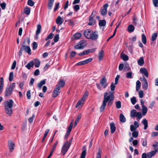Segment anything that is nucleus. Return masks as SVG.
Segmentation results:
<instances>
[{
    "label": "nucleus",
    "mask_w": 158,
    "mask_h": 158,
    "mask_svg": "<svg viewBox=\"0 0 158 158\" xmlns=\"http://www.w3.org/2000/svg\"><path fill=\"white\" fill-rule=\"evenodd\" d=\"M130 116L131 118L136 117L137 120L140 119L142 117V114L140 112H137L135 110H133L131 111L130 114Z\"/></svg>",
    "instance_id": "f03ea898"
},
{
    "label": "nucleus",
    "mask_w": 158,
    "mask_h": 158,
    "mask_svg": "<svg viewBox=\"0 0 158 158\" xmlns=\"http://www.w3.org/2000/svg\"><path fill=\"white\" fill-rule=\"evenodd\" d=\"M98 37V35L97 31L94 32H92L90 39L93 40H94L97 39Z\"/></svg>",
    "instance_id": "9b49d317"
},
{
    "label": "nucleus",
    "mask_w": 158,
    "mask_h": 158,
    "mask_svg": "<svg viewBox=\"0 0 158 158\" xmlns=\"http://www.w3.org/2000/svg\"><path fill=\"white\" fill-rule=\"evenodd\" d=\"M153 4L155 7H158V0H152Z\"/></svg>",
    "instance_id": "5fc2aeb1"
},
{
    "label": "nucleus",
    "mask_w": 158,
    "mask_h": 158,
    "mask_svg": "<svg viewBox=\"0 0 158 158\" xmlns=\"http://www.w3.org/2000/svg\"><path fill=\"white\" fill-rule=\"evenodd\" d=\"M88 92L87 91H86L83 96V97L82 98V99H84L85 100L88 95Z\"/></svg>",
    "instance_id": "864d4df0"
},
{
    "label": "nucleus",
    "mask_w": 158,
    "mask_h": 158,
    "mask_svg": "<svg viewBox=\"0 0 158 158\" xmlns=\"http://www.w3.org/2000/svg\"><path fill=\"white\" fill-rule=\"evenodd\" d=\"M140 80L143 81L142 88L144 90H147L148 87V85L147 80L146 78L143 77V78H140Z\"/></svg>",
    "instance_id": "39448f33"
},
{
    "label": "nucleus",
    "mask_w": 158,
    "mask_h": 158,
    "mask_svg": "<svg viewBox=\"0 0 158 158\" xmlns=\"http://www.w3.org/2000/svg\"><path fill=\"white\" fill-rule=\"evenodd\" d=\"M85 101V100L84 99H82V98H81V99L79 100L75 106L77 108L80 105H83Z\"/></svg>",
    "instance_id": "a878e982"
},
{
    "label": "nucleus",
    "mask_w": 158,
    "mask_h": 158,
    "mask_svg": "<svg viewBox=\"0 0 158 158\" xmlns=\"http://www.w3.org/2000/svg\"><path fill=\"white\" fill-rule=\"evenodd\" d=\"M100 84L105 89L108 85V84L107 82V80L105 76H103L101 79L100 81Z\"/></svg>",
    "instance_id": "0eeeda50"
},
{
    "label": "nucleus",
    "mask_w": 158,
    "mask_h": 158,
    "mask_svg": "<svg viewBox=\"0 0 158 158\" xmlns=\"http://www.w3.org/2000/svg\"><path fill=\"white\" fill-rule=\"evenodd\" d=\"M96 158H101V152L100 148L98 149V152L97 154Z\"/></svg>",
    "instance_id": "37998d69"
},
{
    "label": "nucleus",
    "mask_w": 158,
    "mask_h": 158,
    "mask_svg": "<svg viewBox=\"0 0 158 158\" xmlns=\"http://www.w3.org/2000/svg\"><path fill=\"white\" fill-rule=\"evenodd\" d=\"M121 58L124 61L128 60L129 59L128 56L126 55H123L122 56Z\"/></svg>",
    "instance_id": "79ce46f5"
},
{
    "label": "nucleus",
    "mask_w": 158,
    "mask_h": 158,
    "mask_svg": "<svg viewBox=\"0 0 158 158\" xmlns=\"http://www.w3.org/2000/svg\"><path fill=\"white\" fill-rule=\"evenodd\" d=\"M152 146L154 147V151L156 152V153L158 152V142L155 141L154 144L152 145Z\"/></svg>",
    "instance_id": "393cba45"
},
{
    "label": "nucleus",
    "mask_w": 158,
    "mask_h": 158,
    "mask_svg": "<svg viewBox=\"0 0 158 158\" xmlns=\"http://www.w3.org/2000/svg\"><path fill=\"white\" fill-rule=\"evenodd\" d=\"M38 46L36 42H34L33 43V48L34 50L37 49Z\"/></svg>",
    "instance_id": "052dcab7"
},
{
    "label": "nucleus",
    "mask_w": 158,
    "mask_h": 158,
    "mask_svg": "<svg viewBox=\"0 0 158 158\" xmlns=\"http://www.w3.org/2000/svg\"><path fill=\"white\" fill-rule=\"evenodd\" d=\"M140 72L141 73L143 74L146 77H148V73L146 68H141L140 69Z\"/></svg>",
    "instance_id": "dca6fc26"
},
{
    "label": "nucleus",
    "mask_w": 158,
    "mask_h": 158,
    "mask_svg": "<svg viewBox=\"0 0 158 158\" xmlns=\"http://www.w3.org/2000/svg\"><path fill=\"white\" fill-rule=\"evenodd\" d=\"M63 19L60 16H58L56 19V23L59 25H61L63 22Z\"/></svg>",
    "instance_id": "aec40b11"
},
{
    "label": "nucleus",
    "mask_w": 158,
    "mask_h": 158,
    "mask_svg": "<svg viewBox=\"0 0 158 158\" xmlns=\"http://www.w3.org/2000/svg\"><path fill=\"white\" fill-rule=\"evenodd\" d=\"M95 51V49L94 48H93L92 49H89L87 50H86L87 54H88L92 53V52H94Z\"/></svg>",
    "instance_id": "3c124183"
},
{
    "label": "nucleus",
    "mask_w": 158,
    "mask_h": 158,
    "mask_svg": "<svg viewBox=\"0 0 158 158\" xmlns=\"http://www.w3.org/2000/svg\"><path fill=\"white\" fill-rule=\"evenodd\" d=\"M92 31L89 29H86L84 32V35L88 39H90Z\"/></svg>",
    "instance_id": "4468645a"
},
{
    "label": "nucleus",
    "mask_w": 158,
    "mask_h": 158,
    "mask_svg": "<svg viewBox=\"0 0 158 158\" xmlns=\"http://www.w3.org/2000/svg\"><path fill=\"white\" fill-rule=\"evenodd\" d=\"M58 85H56V87L55 88L52 93V96L53 98L56 97L59 94V90L60 89H59Z\"/></svg>",
    "instance_id": "f8f14e48"
},
{
    "label": "nucleus",
    "mask_w": 158,
    "mask_h": 158,
    "mask_svg": "<svg viewBox=\"0 0 158 158\" xmlns=\"http://www.w3.org/2000/svg\"><path fill=\"white\" fill-rule=\"evenodd\" d=\"M65 85L64 81L62 80L60 81L58 84L56 85H58L59 87V89H60L61 88L63 87Z\"/></svg>",
    "instance_id": "5701e85b"
},
{
    "label": "nucleus",
    "mask_w": 158,
    "mask_h": 158,
    "mask_svg": "<svg viewBox=\"0 0 158 158\" xmlns=\"http://www.w3.org/2000/svg\"><path fill=\"white\" fill-rule=\"evenodd\" d=\"M24 13L27 15H28L30 12V10L28 8H26L24 9Z\"/></svg>",
    "instance_id": "c03bdc74"
},
{
    "label": "nucleus",
    "mask_w": 158,
    "mask_h": 158,
    "mask_svg": "<svg viewBox=\"0 0 158 158\" xmlns=\"http://www.w3.org/2000/svg\"><path fill=\"white\" fill-rule=\"evenodd\" d=\"M128 32H132L134 31L135 27L133 25H130L128 27Z\"/></svg>",
    "instance_id": "f704fd0d"
},
{
    "label": "nucleus",
    "mask_w": 158,
    "mask_h": 158,
    "mask_svg": "<svg viewBox=\"0 0 158 158\" xmlns=\"http://www.w3.org/2000/svg\"><path fill=\"white\" fill-rule=\"evenodd\" d=\"M133 137L135 138H136L138 135V132L137 131H134L132 133Z\"/></svg>",
    "instance_id": "ea45409f"
},
{
    "label": "nucleus",
    "mask_w": 158,
    "mask_h": 158,
    "mask_svg": "<svg viewBox=\"0 0 158 158\" xmlns=\"http://www.w3.org/2000/svg\"><path fill=\"white\" fill-rule=\"evenodd\" d=\"M13 103L14 102L13 100L12 99H10L9 101H6L4 102V107L12 108Z\"/></svg>",
    "instance_id": "423d86ee"
},
{
    "label": "nucleus",
    "mask_w": 158,
    "mask_h": 158,
    "mask_svg": "<svg viewBox=\"0 0 158 158\" xmlns=\"http://www.w3.org/2000/svg\"><path fill=\"white\" fill-rule=\"evenodd\" d=\"M120 78V76L119 75H118L116 76V77L115 78V85H117L118 83V81L119 79Z\"/></svg>",
    "instance_id": "338daca9"
},
{
    "label": "nucleus",
    "mask_w": 158,
    "mask_h": 158,
    "mask_svg": "<svg viewBox=\"0 0 158 158\" xmlns=\"http://www.w3.org/2000/svg\"><path fill=\"white\" fill-rule=\"evenodd\" d=\"M26 42H27V44H29L30 42V39L28 38H26L24 40L23 44H25Z\"/></svg>",
    "instance_id": "4d7b16f0"
},
{
    "label": "nucleus",
    "mask_w": 158,
    "mask_h": 158,
    "mask_svg": "<svg viewBox=\"0 0 158 158\" xmlns=\"http://www.w3.org/2000/svg\"><path fill=\"white\" fill-rule=\"evenodd\" d=\"M5 110L6 114L9 115L11 116L13 113L12 108L5 107Z\"/></svg>",
    "instance_id": "f3484780"
},
{
    "label": "nucleus",
    "mask_w": 158,
    "mask_h": 158,
    "mask_svg": "<svg viewBox=\"0 0 158 158\" xmlns=\"http://www.w3.org/2000/svg\"><path fill=\"white\" fill-rule=\"evenodd\" d=\"M114 98V97L112 94L108 95V93L106 92L104 94L102 103L100 107V111L102 112L105 110L107 103H108L107 105L108 106H111L113 102Z\"/></svg>",
    "instance_id": "f257e3e1"
},
{
    "label": "nucleus",
    "mask_w": 158,
    "mask_h": 158,
    "mask_svg": "<svg viewBox=\"0 0 158 158\" xmlns=\"http://www.w3.org/2000/svg\"><path fill=\"white\" fill-rule=\"evenodd\" d=\"M13 91L10 88L7 87L6 89L5 94V95L6 97H8L11 95L12 92Z\"/></svg>",
    "instance_id": "2eb2a0df"
},
{
    "label": "nucleus",
    "mask_w": 158,
    "mask_h": 158,
    "mask_svg": "<svg viewBox=\"0 0 158 158\" xmlns=\"http://www.w3.org/2000/svg\"><path fill=\"white\" fill-rule=\"evenodd\" d=\"M142 123L144 125V128L145 130H146L148 127V121L146 119H143L142 122Z\"/></svg>",
    "instance_id": "cd10ccee"
},
{
    "label": "nucleus",
    "mask_w": 158,
    "mask_h": 158,
    "mask_svg": "<svg viewBox=\"0 0 158 158\" xmlns=\"http://www.w3.org/2000/svg\"><path fill=\"white\" fill-rule=\"evenodd\" d=\"M139 97L140 98H142L143 97V93L142 90H140L139 93Z\"/></svg>",
    "instance_id": "bf43d9fd"
},
{
    "label": "nucleus",
    "mask_w": 158,
    "mask_h": 158,
    "mask_svg": "<svg viewBox=\"0 0 158 158\" xmlns=\"http://www.w3.org/2000/svg\"><path fill=\"white\" fill-rule=\"evenodd\" d=\"M33 60L34 62V64H35V66L36 68L39 67L40 64V62L39 60L37 59H35Z\"/></svg>",
    "instance_id": "c85d7f7f"
},
{
    "label": "nucleus",
    "mask_w": 158,
    "mask_h": 158,
    "mask_svg": "<svg viewBox=\"0 0 158 158\" xmlns=\"http://www.w3.org/2000/svg\"><path fill=\"white\" fill-rule=\"evenodd\" d=\"M136 128L133 125H131L130 126V130L131 131H136Z\"/></svg>",
    "instance_id": "774afa93"
},
{
    "label": "nucleus",
    "mask_w": 158,
    "mask_h": 158,
    "mask_svg": "<svg viewBox=\"0 0 158 158\" xmlns=\"http://www.w3.org/2000/svg\"><path fill=\"white\" fill-rule=\"evenodd\" d=\"M115 84L114 83H112L110 86V89L111 91H114V90L115 88Z\"/></svg>",
    "instance_id": "e2e57ef3"
},
{
    "label": "nucleus",
    "mask_w": 158,
    "mask_h": 158,
    "mask_svg": "<svg viewBox=\"0 0 158 158\" xmlns=\"http://www.w3.org/2000/svg\"><path fill=\"white\" fill-rule=\"evenodd\" d=\"M93 60L92 58H90L84 61H80L77 63L76 65L77 66H80L87 64Z\"/></svg>",
    "instance_id": "1a4fd4ad"
},
{
    "label": "nucleus",
    "mask_w": 158,
    "mask_h": 158,
    "mask_svg": "<svg viewBox=\"0 0 158 158\" xmlns=\"http://www.w3.org/2000/svg\"><path fill=\"white\" fill-rule=\"evenodd\" d=\"M6 5V4L5 2H3L0 4V6L3 10H5V9Z\"/></svg>",
    "instance_id": "69168bd1"
},
{
    "label": "nucleus",
    "mask_w": 158,
    "mask_h": 158,
    "mask_svg": "<svg viewBox=\"0 0 158 158\" xmlns=\"http://www.w3.org/2000/svg\"><path fill=\"white\" fill-rule=\"evenodd\" d=\"M65 22H68V24L70 26H73L74 25V22L70 19L65 20Z\"/></svg>",
    "instance_id": "8fccbe9b"
},
{
    "label": "nucleus",
    "mask_w": 158,
    "mask_h": 158,
    "mask_svg": "<svg viewBox=\"0 0 158 158\" xmlns=\"http://www.w3.org/2000/svg\"><path fill=\"white\" fill-rule=\"evenodd\" d=\"M21 47L23 50H24L27 53L30 55L31 54V51L29 46L23 44Z\"/></svg>",
    "instance_id": "9d476101"
},
{
    "label": "nucleus",
    "mask_w": 158,
    "mask_h": 158,
    "mask_svg": "<svg viewBox=\"0 0 158 158\" xmlns=\"http://www.w3.org/2000/svg\"><path fill=\"white\" fill-rule=\"evenodd\" d=\"M81 115L79 114L78 115L77 119L75 120L74 123V126H76L78 123L79 121L81 118Z\"/></svg>",
    "instance_id": "c9c22d12"
},
{
    "label": "nucleus",
    "mask_w": 158,
    "mask_h": 158,
    "mask_svg": "<svg viewBox=\"0 0 158 158\" xmlns=\"http://www.w3.org/2000/svg\"><path fill=\"white\" fill-rule=\"evenodd\" d=\"M104 52L102 50H101L98 53V59L99 61H101L104 57Z\"/></svg>",
    "instance_id": "6ab92c4d"
},
{
    "label": "nucleus",
    "mask_w": 158,
    "mask_h": 158,
    "mask_svg": "<svg viewBox=\"0 0 158 158\" xmlns=\"http://www.w3.org/2000/svg\"><path fill=\"white\" fill-rule=\"evenodd\" d=\"M94 11H93L92 12V15H90L89 17V22L88 23V24L89 25H92L95 23L94 21V20L93 17L94 16H93V14L94 13Z\"/></svg>",
    "instance_id": "a211bd4d"
},
{
    "label": "nucleus",
    "mask_w": 158,
    "mask_h": 158,
    "mask_svg": "<svg viewBox=\"0 0 158 158\" xmlns=\"http://www.w3.org/2000/svg\"><path fill=\"white\" fill-rule=\"evenodd\" d=\"M156 152L154 151H151L147 154L148 158H151L152 157L154 156L156 154Z\"/></svg>",
    "instance_id": "473e14b6"
},
{
    "label": "nucleus",
    "mask_w": 158,
    "mask_h": 158,
    "mask_svg": "<svg viewBox=\"0 0 158 158\" xmlns=\"http://www.w3.org/2000/svg\"><path fill=\"white\" fill-rule=\"evenodd\" d=\"M142 42L144 44H145L146 43L147 39L146 36L144 34H142Z\"/></svg>",
    "instance_id": "4c0bfd02"
},
{
    "label": "nucleus",
    "mask_w": 158,
    "mask_h": 158,
    "mask_svg": "<svg viewBox=\"0 0 158 158\" xmlns=\"http://www.w3.org/2000/svg\"><path fill=\"white\" fill-rule=\"evenodd\" d=\"M157 36V34L156 33H154L152 36V41H155L156 39Z\"/></svg>",
    "instance_id": "a19ab883"
},
{
    "label": "nucleus",
    "mask_w": 158,
    "mask_h": 158,
    "mask_svg": "<svg viewBox=\"0 0 158 158\" xmlns=\"http://www.w3.org/2000/svg\"><path fill=\"white\" fill-rule=\"evenodd\" d=\"M86 152L85 150H83L81 154L80 158H85Z\"/></svg>",
    "instance_id": "a18cd8bd"
},
{
    "label": "nucleus",
    "mask_w": 158,
    "mask_h": 158,
    "mask_svg": "<svg viewBox=\"0 0 158 158\" xmlns=\"http://www.w3.org/2000/svg\"><path fill=\"white\" fill-rule=\"evenodd\" d=\"M69 147V145H68V141H66L61 149V152L63 155H64L65 154Z\"/></svg>",
    "instance_id": "20e7f679"
},
{
    "label": "nucleus",
    "mask_w": 158,
    "mask_h": 158,
    "mask_svg": "<svg viewBox=\"0 0 158 158\" xmlns=\"http://www.w3.org/2000/svg\"><path fill=\"white\" fill-rule=\"evenodd\" d=\"M8 147L10 152H12L15 149V145L14 143L11 140L8 141Z\"/></svg>",
    "instance_id": "6e6552de"
},
{
    "label": "nucleus",
    "mask_w": 158,
    "mask_h": 158,
    "mask_svg": "<svg viewBox=\"0 0 158 158\" xmlns=\"http://www.w3.org/2000/svg\"><path fill=\"white\" fill-rule=\"evenodd\" d=\"M34 117H35V115L34 114H33L32 115V116L31 117L29 118V119H28L29 122L30 123H32L33 121L34 118Z\"/></svg>",
    "instance_id": "0e129e2a"
},
{
    "label": "nucleus",
    "mask_w": 158,
    "mask_h": 158,
    "mask_svg": "<svg viewBox=\"0 0 158 158\" xmlns=\"http://www.w3.org/2000/svg\"><path fill=\"white\" fill-rule=\"evenodd\" d=\"M34 65L33 60H32L29 62L25 67L28 69H30L31 67H32Z\"/></svg>",
    "instance_id": "412c9836"
},
{
    "label": "nucleus",
    "mask_w": 158,
    "mask_h": 158,
    "mask_svg": "<svg viewBox=\"0 0 158 158\" xmlns=\"http://www.w3.org/2000/svg\"><path fill=\"white\" fill-rule=\"evenodd\" d=\"M142 114L144 116L146 115L148 111V109L145 106H142Z\"/></svg>",
    "instance_id": "7c9ffc66"
},
{
    "label": "nucleus",
    "mask_w": 158,
    "mask_h": 158,
    "mask_svg": "<svg viewBox=\"0 0 158 158\" xmlns=\"http://www.w3.org/2000/svg\"><path fill=\"white\" fill-rule=\"evenodd\" d=\"M108 6V5L107 4H106L103 6V8L101 11V14L102 16H104L106 14L107 8Z\"/></svg>",
    "instance_id": "ddd939ff"
},
{
    "label": "nucleus",
    "mask_w": 158,
    "mask_h": 158,
    "mask_svg": "<svg viewBox=\"0 0 158 158\" xmlns=\"http://www.w3.org/2000/svg\"><path fill=\"white\" fill-rule=\"evenodd\" d=\"M13 73L12 72H10L9 74V80L10 81H12L13 80Z\"/></svg>",
    "instance_id": "09e8293b"
},
{
    "label": "nucleus",
    "mask_w": 158,
    "mask_h": 158,
    "mask_svg": "<svg viewBox=\"0 0 158 158\" xmlns=\"http://www.w3.org/2000/svg\"><path fill=\"white\" fill-rule=\"evenodd\" d=\"M99 25L100 26H104L106 25V22L105 20H100L99 21Z\"/></svg>",
    "instance_id": "e433bc0d"
},
{
    "label": "nucleus",
    "mask_w": 158,
    "mask_h": 158,
    "mask_svg": "<svg viewBox=\"0 0 158 158\" xmlns=\"http://www.w3.org/2000/svg\"><path fill=\"white\" fill-rule=\"evenodd\" d=\"M119 119L121 123H124L126 121V119L122 114H120L119 116Z\"/></svg>",
    "instance_id": "bb28decb"
},
{
    "label": "nucleus",
    "mask_w": 158,
    "mask_h": 158,
    "mask_svg": "<svg viewBox=\"0 0 158 158\" xmlns=\"http://www.w3.org/2000/svg\"><path fill=\"white\" fill-rule=\"evenodd\" d=\"M27 4L28 5L31 6H32L34 5V2L32 1V0H28Z\"/></svg>",
    "instance_id": "de8ad7c7"
},
{
    "label": "nucleus",
    "mask_w": 158,
    "mask_h": 158,
    "mask_svg": "<svg viewBox=\"0 0 158 158\" xmlns=\"http://www.w3.org/2000/svg\"><path fill=\"white\" fill-rule=\"evenodd\" d=\"M46 81L45 80H43L41 81L38 84V87L40 89H41L42 86L45 84Z\"/></svg>",
    "instance_id": "2f4dec72"
},
{
    "label": "nucleus",
    "mask_w": 158,
    "mask_h": 158,
    "mask_svg": "<svg viewBox=\"0 0 158 158\" xmlns=\"http://www.w3.org/2000/svg\"><path fill=\"white\" fill-rule=\"evenodd\" d=\"M132 73L131 72H128L126 74V77L127 78H132Z\"/></svg>",
    "instance_id": "13d9d810"
},
{
    "label": "nucleus",
    "mask_w": 158,
    "mask_h": 158,
    "mask_svg": "<svg viewBox=\"0 0 158 158\" xmlns=\"http://www.w3.org/2000/svg\"><path fill=\"white\" fill-rule=\"evenodd\" d=\"M75 39L76 40L79 39L81 36V34L79 33H76L74 35Z\"/></svg>",
    "instance_id": "58836bf2"
},
{
    "label": "nucleus",
    "mask_w": 158,
    "mask_h": 158,
    "mask_svg": "<svg viewBox=\"0 0 158 158\" xmlns=\"http://www.w3.org/2000/svg\"><path fill=\"white\" fill-rule=\"evenodd\" d=\"M54 1V0H49L48 4L49 9L51 10L52 9Z\"/></svg>",
    "instance_id": "c756f323"
},
{
    "label": "nucleus",
    "mask_w": 158,
    "mask_h": 158,
    "mask_svg": "<svg viewBox=\"0 0 158 158\" xmlns=\"http://www.w3.org/2000/svg\"><path fill=\"white\" fill-rule=\"evenodd\" d=\"M15 83H13L10 86H7L9 88H10L12 89V90L13 91V89L15 88Z\"/></svg>",
    "instance_id": "680f3d73"
},
{
    "label": "nucleus",
    "mask_w": 158,
    "mask_h": 158,
    "mask_svg": "<svg viewBox=\"0 0 158 158\" xmlns=\"http://www.w3.org/2000/svg\"><path fill=\"white\" fill-rule=\"evenodd\" d=\"M110 129L111 132L113 134L115 131L116 127L114 123H111L110 124Z\"/></svg>",
    "instance_id": "4be33fe9"
},
{
    "label": "nucleus",
    "mask_w": 158,
    "mask_h": 158,
    "mask_svg": "<svg viewBox=\"0 0 158 158\" xmlns=\"http://www.w3.org/2000/svg\"><path fill=\"white\" fill-rule=\"evenodd\" d=\"M59 35L58 34L56 35L54 38V40L55 42H57L59 40Z\"/></svg>",
    "instance_id": "6e6d98bb"
},
{
    "label": "nucleus",
    "mask_w": 158,
    "mask_h": 158,
    "mask_svg": "<svg viewBox=\"0 0 158 158\" xmlns=\"http://www.w3.org/2000/svg\"><path fill=\"white\" fill-rule=\"evenodd\" d=\"M131 100L133 105H135L136 102V99L135 97H133L132 98H131Z\"/></svg>",
    "instance_id": "603ef678"
},
{
    "label": "nucleus",
    "mask_w": 158,
    "mask_h": 158,
    "mask_svg": "<svg viewBox=\"0 0 158 158\" xmlns=\"http://www.w3.org/2000/svg\"><path fill=\"white\" fill-rule=\"evenodd\" d=\"M116 106L118 109H119L121 107V102L120 101H118L116 102Z\"/></svg>",
    "instance_id": "49530a36"
},
{
    "label": "nucleus",
    "mask_w": 158,
    "mask_h": 158,
    "mask_svg": "<svg viewBox=\"0 0 158 158\" xmlns=\"http://www.w3.org/2000/svg\"><path fill=\"white\" fill-rule=\"evenodd\" d=\"M41 26L40 24H39L37 26V29L36 31V35L38 36L39 34H40L41 32Z\"/></svg>",
    "instance_id": "72a5a7b5"
},
{
    "label": "nucleus",
    "mask_w": 158,
    "mask_h": 158,
    "mask_svg": "<svg viewBox=\"0 0 158 158\" xmlns=\"http://www.w3.org/2000/svg\"><path fill=\"white\" fill-rule=\"evenodd\" d=\"M86 45V42L84 40H82L78 42V44L74 46V48L76 49H83Z\"/></svg>",
    "instance_id": "7ed1b4c3"
},
{
    "label": "nucleus",
    "mask_w": 158,
    "mask_h": 158,
    "mask_svg": "<svg viewBox=\"0 0 158 158\" xmlns=\"http://www.w3.org/2000/svg\"><path fill=\"white\" fill-rule=\"evenodd\" d=\"M138 64L140 66H142L144 64V61L143 57H140L139 60H137Z\"/></svg>",
    "instance_id": "b1692460"
}]
</instances>
